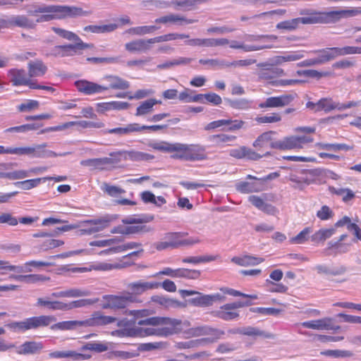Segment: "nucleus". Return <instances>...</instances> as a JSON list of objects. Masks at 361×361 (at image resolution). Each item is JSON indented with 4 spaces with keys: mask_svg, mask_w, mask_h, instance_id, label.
Here are the masks:
<instances>
[{
    "mask_svg": "<svg viewBox=\"0 0 361 361\" xmlns=\"http://www.w3.org/2000/svg\"><path fill=\"white\" fill-rule=\"evenodd\" d=\"M137 324L140 326L151 325L157 326L160 324L165 325L163 327H147L142 329L140 336H152L157 335L162 337L178 334L183 331L185 328L190 326L189 321L180 320L177 319H171L168 317H150L145 319H141L137 322Z\"/></svg>",
    "mask_w": 361,
    "mask_h": 361,
    "instance_id": "f257e3e1",
    "label": "nucleus"
},
{
    "mask_svg": "<svg viewBox=\"0 0 361 361\" xmlns=\"http://www.w3.org/2000/svg\"><path fill=\"white\" fill-rule=\"evenodd\" d=\"M37 13L44 14L36 20L35 23L48 22L54 19L88 16L91 14V11H84L80 7L62 5L35 6L34 11H28L30 15H35Z\"/></svg>",
    "mask_w": 361,
    "mask_h": 361,
    "instance_id": "f03ea898",
    "label": "nucleus"
},
{
    "mask_svg": "<svg viewBox=\"0 0 361 361\" xmlns=\"http://www.w3.org/2000/svg\"><path fill=\"white\" fill-rule=\"evenodd\" d=\"M56 320L54 316L41 315L26 318L19 322H11L8 324V326L14 332L24 333L29 330L47 326Z\"/></svg>",
    "mask_w": 361,
    "mask_h": 361,
    "instance_id": "7ed1b4c3",
    "label": "nucleus"
},
{
    "mask_svg": "<svg viewBox=\"0 0 361 361\" xmlns=\"http://www.w3.org/2000/svg\"><path fill=\"white\" fill-rule=\"evenodd\" d=\"M173 158L188 161H203L207 159L206 148L200 144L178 143L177 154Z\"/></svg>",
    "mask_w": 361,
    "mask_h": 361,
    "instance_id": "20e7f679",
    "label": "nucleus"
},
{
    "mask_svg": "<svg viewBox=\"0 0 361 361\" xmlns=\"http://www.w3.org/2000/svg\"><path fill=\"white\" fill-rule=\"evenodd\" d=\"M313 142L310 136H289L271 143V149L291 150L302 149L304 145Z\"/></svg>",
    "mask_w": 361,
    "mask_h": 361,
    "instance_id": "39448f33",
    "label": "nucleus"
},
{
    "mask_svg": "<svg viewBox=\"0 0 361 361\" xmlns=\"http://www.w3.org/2000/svg\"><path fill=\"white\" fill-rule=\"evenodd\" d=\"M104 302L102 305L103 309L121 310L126 308L130 303L136 301V297L129 292L120 295H105L103 296Z\"/></svg>",
    "mask_w": 361,
    "mask_h": 361,
    "instance_id": "423d86ee",
    "label": "nucleus"
},
{
    "mask_svg": "<svg viewBox=\"0 0 361 361\" xmlns=\"http://www.w3.org/2000/svg\"><path fill=\"white\" fill-rule=\"evenodd\" d=\"M116 322L118 327L126 326V319L118 320L116 317L104 315L102 312H95L87 319L83 320L84 326H103Z\"/></svg>",
    "mask_w": 361,
    "mask_h": 361,
    "instance_id": "0eeeda50",
    "label": "nucleus"
},
{
    "mask_svg": "<svg viewBox=\"0 0 361 361\" xmlns=\"http://www.w3.org/2000/svg\"><path fill=\"white\" fill-rule=\"evenodd\" d=\"M109 219L106 218H99L88 219L80 222L79 230L78 231L80 235H90L103 231L109 225Z\"/></svg>",
    "mask_w": 361,
    "mask_h": 361,
    "instance_id": "6e6552de",
    "label": "nucleus"
},
{
    "mask_svg": "<svg viewBox=\"0 0 361 361\" xmlns=\"http://www.w3.org/2000/svg\"><path fill=\"white\" fill-rule=\"evenodd\" d=\"M47 145L46 143H43L34 147H18V155H29L32 157L48 158L57 156H65L69 154L68 152L56 154L51 150L47 149Z\"/></svg>",
    "mask_w": 361,
    "mask_h": 361,
    "instance_id": "1a4fd4ad",
    "label": "nucleus"
},
{
    "mask_svg": "<svg viewBox=\"0 0 361 361\" xmlns=\"http://www.w3.org/2000/svg\"><path fill=\"white\" fill-rule=\"evenodd\" d=\"M189 323L190 324V322ZM190 325L180 331L184 332L186 335V337L188 338L197 337L201 336H212L214 338L218 339L225 334L224 331L214 329L207 325L198 326L191 328H190Z\"/></svg>",
    "mask_w": 361,
    "mask_h": 361,
    "instance_id": "9d476101",
    "label": "nucleus"
},
{
    "mask_svg": "<svg viewBox=\"0 0 361 361\" xmlns=\"http://www.w3.org/2000/svg\"><path fill=\"white\" fill-rule=\"evenodd\" d=\"M8 76L13 86H27L30 89L35 80L27 75L24 69L12 68L8 71Z\"/></svg>",
    "mask_w": 361,
    "mask_h": 361,
    "instance_id": "9b49d317",
    "label": "nucleus"
},
{
    "mask_svg": "<svg viewBox=\"0 0 361 361\" xmlns=\"http://www.w3.org/2000/svg\"><path fill=\"white\" fill-rule=\"evenodd\" d=\"M199 270H192L188 269H173L170 267H166L159 272L155 274L154 276L166 275L173 278H185L190 279H196L200 276Z\"/></svg>",
    "mask_w": 361,
    "mask_h": 361,
    "instance_id": "f8f14e48",
    "label": "nucleus"
},
{
    "mask_svg": "<svg viewBox=\"0 0 361 361\" xmlns=\"http://www.w3.org/2000/svg\"><path fill=\"white\" fill-rule=\"evenodd\" d=\"M295 97L291 94H284L277 97H270L259 104L262 109L283 107L290 104Z\"/></svg>",
    "mask_w": 361,
    "mask_h": 361,
    "instance_id": "ddd939ff",
    "label": "nucleus"
},
{
    "mask_svg": "<svg viewBox=\"0 0 361 361\" xmlns=\"http://www.w3.org/2000/svg\"><path fill=\"white\" fill-rule=\"evenodd\" d=\"M159 286L160 283L158 282L139 280L129 283L127 288L130 290L129 293L135 297L136 295H140L148 290L158 288Z\"/></svg>",
    "mask_w": 361,
    "mask_h": 361,
    "instance_id": "4468645a",
    "label": "nucleus"
},
{
    "mask_svg": "<svg viewBox=\"0 0 361 361\" xmlns=\"http://www.w3.org/2000/svg\"><path fill=\"white\" fill-rule=\"evenodd\" d=\"M312 13L307 16L298 17L301 24L312 25L330 23V11H319L314 9L312 10Z\"/></svg>",
    "mask_w": 361,
    "mask_h": 361,
    "instance_id": "2eb2a0df",
    "label": "nucleus"
},
{
    "mask_svg": "<svg viewBox=\"0 0 361 361\" xmlns=\"http://www.w3.org/2000/svg\"><path fill=\"white\" fill-rule=\"evenodd\" d=\"M75 86L80 92L85 95L99 94L107 90V87L86 80L75 81Z\"/></svg>",
    "mask_w": 361,
    "mask_h": 361,
    "instance_id": "dca6fc26",
    "label": "nucleus"
},
{
    "mask_svg": "<svg viewBox=\"0 0 361 361\" xmlns=\"http://www.w3.org/2000/svg\"><path fill=\"white\" fill-rule=\"evenodd\" d=\"M152 41L149 39H137L125 44V49L131 54L147 53L152 49Z\"/></svg>",
    "mask_w": 361,
    "mask_h": 361,
    "instance_id": "f3484780",
    "label": "nucleus"
},
{
    "mask_svg": "<svg viewBox=\"0 0 361 361\" xmlns=\"http://www.w3.org/2000/svg\"><path fill=\"white\" fill-rule=\"evenodd\" d=\"M300 325L305 328L320 331L336 330L339 329V326H335L334 325L332 319L329 317L304 322H302Z\"/></svg>",
    "mask_w": 361,
    "mask_h": 361,
    "instance_id": "a211bd4d",
    "label": "nucleus"
},
{
    "mask_svg": "<svg viewBox=\"0 0 361 361\" xmlns=\"http://www.w3.org/2000/svg\"><path fill=\"white\" fill-rule=\"evenodd\" d=\"M197 20L195 19H188L183 16L170 13L155 20L156 23L162 24H176L178 25L192 24L196 23Z\"/></svg>",
    "mask_w": 361,
    "mask_h": 361,
    "instance_id": "6ab92c4d",
    "label": "nucleus"
},
{
    "mask_svg": "<svg viewBox=\"0 0 361 361\" xmlns=\"http://www.w3.org/2000/svg\"><path fill=\"white\" fill-rule=\"evenodd\" d=\"M230 332L233 334H240L245 336H252V337H262L264 338H274L275 336L270 333L259 329L257 327L254 326H245L239 328L235 330H231Z\"/></svg>",
    "mask_w": 361,
    "mask_h": 361,
    "instance_id": "aec40b11",
    "label": "nucleus"
},
{
    "mask_svg": "<svg viewBox=\"0 0 361 361\" xmlns=\"http://www.w3.org/2000/svg\"><path fill=\"white\" fill-rule=\"evenodd\" d=\"M236 190L242 193L259 192L266 189L265 184L260 180L255 182L240 181L235 185Z\"/></svg>",
    "mask_w": 361,
    "mask_h": 361,
    "instance_id": "412c9836",
    "label": "nucleus"
},
{
    "mask_svg": "<svg viewBox=\"0 0 361 361\" xmlns=\"http://www.w3.org/2000/svg\"><path fill=\"white\" fill-rule=\"evenodd\" d=\"M197 296L192 298L190 302L195 306L207 307L212 305L216 300H223L224 297L220 294L203 295L198 292Z\"/></svg>",
    "mask_w": 361,
    "mask_h": 361,
    "instance_id": "4be33fe9",
    "label": "nucleus"
},
{
    "mask_svg": "<svg viewBox=\"0 0 361 361\" xmlns=\"http://www.w3.org/2000/svg\"><path fill=\"white\" fill-rule=\"evenodd\" d=\"M178 143L164 140H150L148 142L147 146L159 152L177 154Z\"/></svg>",
    "mask_w": 361,
    "mask_h": 361,
    "instance_id": "5701e85b",
    "label": "nucleus"
},
{
    "mask_svg": "<svg viewBox=\"0 0 361 361\" xmlns=\"http://www.w3.org/2000/svg\"><path fill=\"white\" fill-rule=\"evenodd\" d=\"M361 14V7L330 11V23H336L342 18L356 16Z\"/></svg>",
    "mask_w": 361,
    "mask_h": 361,
    "instance_id": "b1692460",
    "label": "nucleus"
},
{
    "mask_svg": "<svg viewBox=\"0 0 361 361\" xmlns=\"http://www.w3.org/2000/svg\"><path fill=\"white\" fill-rule=\"evenodd\" d=\"M91 292L85 288H71L64 290L52 293L53 298H82L90 295Z\"/></svg>",
    "mask_w": 361,
    "mask_h": 361,
    "instance_id": "393cba45",
    "label": "nucleus"
},
{
    "mask_svg": "<svg viewBox=\"0 0 361 361\" xmlns=\"http://www.w3.org/2000/svg\"><path fill=\"white\" fill-rule=\"evenodd\" d=\"M43 348L41 342L26 341L16 348L18 355H32L39 353Z\"/></svg>",
    "mask_w": 361,
    "mask_h": 361,
    "instance_id": "a878e982",
    "label": "nucleus"
},
{
    "mask_svg": "<svg viewBox=\"0 0 361 361\" xmlns=\"http://www.w3.org/2000/svg\"><path fill=\"white\" fill-rule=\"evenodd\" d=\"M104 134H114L118 136L128 135L132 133H139L138 123H128L123 127H118L111 129H105L103 130Z\"/></svg>",
    "mask_w": 361,
    "mask_h": 361,
    "instance_id": "bb28decb",
    "label": "nucleus"
},
{
    "mask_svg": "<svg viewBox=\"0 0 361 361\" xmlns=\"http://www.w3.org/2000/svg\"><path fill=\"white\" fill-rule=\"evenodd\" d=\"M228 47L235 49H243L245 52L262 50L264 49H269L271 44H247L244 42L236 40H228Z\"/></svg>",
    "mask_w": 361,
    "mask_h": 361,
    "instance_id": "cd10ccee",
    "label": "nucleus"
},
{
    "mask_svg": "<svg viewBox=\"0 0 361 361\" xmlns=\"http://www.w3.org/2000/svg\"><path fill=\"white\" fill-rule=\"evenodd\" d=\"M275 133L274 131L265 132L257 137L254 141L252 146L258 151H264L269 146L271 148V143L275 141L272 140V135Z\"/></svg>",
    "mask_w": 361,
    "mask_h": 361,
    "instance_id": "c85d7f7f",
    "label": "nucleus"
},
{
    "mask_svg": "<svg viewBox=\"0 0 361 361\" xmlns=\"http://www.w3.org/2000/svg\"><path fill=\"white\" fill-rule=\"evenodd\" d=\"M264 259L252 255H245L231 258V262L241 267L255 266L264 262Z\"/></svg>",
    "mask_w": 361,
    "mask_h": 361,
    "instance_id": "c756f323",
    "label": "nucleus"
},
{
    "mask_svg": "<svg viewBox=\"0 0 361 361\" xmlns=\"http://www.w3.org/2000/svg\"><path fill=\"white\" fill-rule=\"evenodd\" d=\"M30 78L42 77L47 71V66L41 60L31 61L27 64Z\"/></svg>",
    "mask_w": 361,
    "mask_h": 361,
    "instance_id": "7c9ffc66",
    "label": "nucleus"
},
{
    "mask_svg": "<svg viewBox=\"0 0 361 361\" xmlns=\"http://www.w3.org/2000/svg\"><path fill=\"white\" fill-rule=\"evenodd\" d=\"M103 79L109 82L108 86H104L107 87V90L109 89L123 90L130 87L129 82L117 75H109L104 76Z\"/></svg>",
    "mask_w": 361,
    "mask_h": 361,
    "instance_id": "2f4dec72",
    "label": "nucleus"
},
{
    "mask_svg": "<svg viewBox=\"0 0 361 361\" xmlns=\"http://www.w3.org/2000/svg\"><path fill=\"white\" fill-rule=\"evenodd\" d=\"M50 358L54 359H71L73 360H82L86 359L85 355L74 350H57L49 354Z\"/></svg>",
    "mask_w": 361,
    "mask_h": 361,
    "instance_id": "473e14b6",
    "label": "nucleus"
},
{
    "mask_svg": "<svg viewBox=\"0 0 361 361\" xmlns=\"http://www.w3.org/2000/svg\"><path fill=\"white\" fill-rule=\"evenodd\" d=\"M12 26L24 29H34L36 23L25 15H11Z\"/></svg>",
    "mask_w": 361,
    "mask_h": 361,
    "instance_id": "72a5a7b5",
    "label": "nucleus"
},
{
    "mask_svg": "<svg viewBox=\"0 0 361 361\" xmlns=\"http://www.w3.org/2000/svg\"><path fill=\"white\" fill-rule=\"evenodd\" d=\"M87 47H89V45L84 42H77V43H75L74 44L56 46L52 49L51 54L54 55L55 56H65V54L61 53V51H66L71 50V51L76 52L77 50H82Z\"/></svg>",
    "mask_w": 361,
    "mask_h": 361,
    "instance_id": "f704fd0d",
    "label": "nucleus"
},
{
    "mask_svg": "<svg viewBox=\"0 0 361 361\" xmlns=\"http://www.w3.org/2000/svg\"><path fill=\"white\" fill-rule=\"evenodd\" d=\"M126 155L124 161L130 160L132 161H150L154 159V156L150 154L139 152L136 150H126L123 153Z\"/></svg>",
    "mask_w": 361,
    "mask_h": 361,
    "instance_id": "c9c22d12",
    "label": "nucleus"
},
{
    "mask_svg": "<svg viewBox=\"0 0 361 361\" xmlns=\"http://www.w3.org/2000/svg\"><path fill=\"white\" fill-rule=\"evenodd\" d=\"M336 233L335 228H321L311 236V240L316 243H324Z\"/></svg>",
    "mask_w": 361,
    "mask_h": 361,
    "instance_id": "e433bc0d",
    "label": "nucleus"
},
{
    "mask_svg": "<svg viewBox=\"0 0 361 361\" xmlns=\"http://www.w3.org/2000/svg\"><path fill=\"white\" fill-rule=\"evenodd\" d=\"M84 326L83 321H64L60 322L56 324L51 326V330H61V331H66V330H73L77 329L78 327Z\"/></svg>",
    "mask_w": 361,
    "mask_h": 361,
    "instance_id": "4c0bfd02",
    "label": "nucleus"
},
{
    "mask_svg": "<svg viewBox=\"0 0 361 361\" xmlns=\"http://www.w3.org/2000/svg\"><path fill=\"white\" fill-rule=\"evenodd\" d=\"M90 264L91 271H109L122 267L119 263H111L109 262H94Z\"/></svg>",
    "mask_w": 361,
    "mask_h": 361,
    "instance_id": "58836bf2",
    "label": "nucleus"
},
{
    "mask_svg": "<svg viewBox=\"0 0 361 361\" xmlns=\"http://www.w3.org/2000/svg\"><path fill=\"white\" fill-rule=\"evenodd\" d=\"M233 309H227L224 305H222L219 310L212 312L214 317H219L225 321L233 320L239 317V314L236 312L232 311Z\"/></svg>",
    "mask_w": 361,
    "mask_h": 361,
    "instance_id": "ea45409f",
    "label": "nucleus"
},
{
    "mask_svg": "<svg viewBox=\"0 0 361 361\" xmlns=\"http://www.w3.org/2000/svg\"><path fill=\"white\" fill-rule=\"evenodd\" d=\"M219 258V255H202V256H191L182 259L183 263L198 264L201 263H207L213 262Z\"/></svg>",
    "mask_w": 361,
    "mask_h": 361,
    "instance_id": "a19ab883",
    "label": "nucleus"
},
{
    "mask_svg": "<svg viewBox=\"0 0 361 361\" xmlns=\"http://www.w3.org/2000/svg\"><path fill=\"white\" fill-rule=\"evenodd\" d=\"M122 241L123 238L121 237L116 236L104 240H93L90 242L89 245L90 246L109 248L118 246Z\"/></svg>",
    "mask_w": 361,
    "mask_h": 361,
    "instance_id": "79ce46f5",
    "label": "nucleus"
},
{
    "mask_svg": "<svg viewBox=\"0 0 361 361\" xmlns=\"http://www.w3.org/2000/svg\"><path fill=\"white\" fill-rule=\"evenodd\" d=\"M277 39L275 35H247L245 42H253L252 44H269Z\"/></svg>",
    "mask_w": 361,
    "mask_h": 361,
    "instance_id": "37998d69",
    "label": "nucleus"
},
{
    "mask_svg": "<svg viewBox=\"0 0 361 361\" xmlns=\"http://www.w3.org/2000/svg\"><path fill=\"white\" fill-rule=\"evenodd\" d=\"M157 104L156 99H149L142 102L136 109L135 116H141L152 112L153 107Z\"/></svg>",
    "mask_w": 361,
    "mask_h": 361,
    "instance_id": "c03bdc74",
    "label": "nucleus"
},
{
    "mask_svg": "<svg viewBox=\"0 0 361 361\" xmlns=\"http://www.w3.org/2000/svg\"><path fill=\"white\" fill-rule=\"evenodd\" d=\"M188 235L187 233L184 232H173L167 233L164 235V239H166L171 245L172 249L176 248L181 246L182 238Z\"/></svg>",
    "mask_w": 361,
    "mask_h": 361,
    "instance_id": "a18cd8bd",
    "label": "nucleus"
},
{
    "mask_svg": "<svg viewBox=\"0 0 361 361\" xmlns=\"http://www.w3.org/2000/svg\"><path fill=\"white\" fill-rule=\"evenodd\" d=\"M112 160L107 157L99 158V159H91L83 160L81 161V164L84 166H92L98 169H104L105 166L111 165Z\"/></svg>",
    "mask_w": 361,
    "mask_h": 361,
    "instance_id": "49530a36",
    "label": "nucleus"
},
{
    "mask_svg": "<svg viewBox=\"0 0 361 361\" xmlns=\"http://www.w3.org/2000/svg\"><path fill=\"white\" fill-rule=\"evenodd\" d=\"M37 305L48 307L51 310H61L66 311V302L59 300H49L44 298H39L37 300Z\"/></svg>",
    "mask_w": 361,
    "mask_h": 361,
    "instance_id": "de8ad7c7",
    "label": "nucleus"
},
{
    "mask_svg": "<svg viewBox=\"0 0 361 361\" xmlns=\"http://www.w3.org/2000/svg\"><path fill=\"white\" fill-rule=\"evenodd\" d=\"M11 279H13L20 281H25L27 283H36L38 281H47L49 278L40 275V274H30V275H11Z\"/></svg>",
    "mask_w": 361,
    "mask_h": 361,
    "instance_id": "09e8293b",
    "label": "nucleus"
},
{
    "mask_svg": "<svg viewBox=\"0 0 361 361\" xmlns=\"http://www.w3.org/2000/svg\"><path fill=\"white\" fill-rule=\"evenodd\" d=\"M236 139V137L231 135L228 134H218L213 135L209 137V140L216 146H221L225 143L234 142Z\"/></svg>",
    "mask_w": 361,
    "mask_h": 361,
    "instance_id": "8fccbe9b",
    "label": "nucleus"
},
{
    "mask_svg": "<svg viewBox=\"0 0 361 361\" xmlns=\"http://www.w3.org/2000/svg\"><path fill=\"white\" fill-rule=\"evenodd\" d=\"M99 301V299H81L78 300L66 302V311L71 310L74 308H80L89 305H92Z\"/></svg>",
    "mask_w": 361,
    "mask_h": 361,
    "instance_id": "3c124183",
    "label": "nucleus"
},
{
    "mask_svg": "<svg viewBox=\"0 0 361 361\" xmlns=\"http://www.w3.org/2000/svg\"><path fill=\"white\" fill-rule=\"evenodd\" d=\"M189 35L185 34H179V33H169L166 35L155 37L151 38L152 43H160L164 42H169L172 40H176L178 39H188Z\"/></svg>",
    "mask_w": 361,
    "mask_h": 361,
    "instance_id": "603ef678",
    "label": "nucleus"
},
{
    "mask_svg": "<svg viewBox=\"0 0 361 361\" xmlns=\"http://www.w3.org/2000/svg\"><path fill=\"white\" fill-rule=\"evenodd\" d=\"M301 24L298 18L284 20L276 24V27L279 30L293 31Z\"/></svg>",
    "mask_w": 361,
    "mask_h": 361,
    "instance_id": "864d4df0",
    "label": "nucleus"
},
{
    "mask_svg": "<svg viewBox=\"0 0 361 361\" xmlns=\"http://www.w3.org/2000/svg\"><path fill=\"white\" fill-rule=\"evenodd\" d=\"M330 191L338 196H341L343 201L347 202L355 197V193L349 188H336L334 187L329 188Z\"/></svg>",
    "mask_w": 361,
    "mask_h": 361,
    "instance_id": "5fc2aeb1",
    "label": "nucleus"
},
{
    "mask_svg": "<svg viewBox=\"0 0 361 361\" xmlns=\"http://www.w3.org/2000/svg\"><path fill=\"white\" fill-rule=\"evenodd\" d=\"M51 30L59 35L60 37L66 39L70 41H74L75 43L77 42H83L80 37L75 33L66 30L59 27H52Z\"/></svg>",
    "mask_w": 361,
    "mask_h": 361,
    "instance_id": "6e6d98bb",
    "label": "nucleus"
},
{
    "mask_svg": "<svg viewBox=\"0 0 361 361\" xmlns=\"http://www.w3.org/2000/svg\"><path fill=\"white\" fill-rule=\"evenodd\" d=\"M322 172L319 170H312L310 171L307 176L302 177V185H308L310 184H318L321 183L319 177L320 176Z\"/></svg>",
    "mask_w": 361,
    "mask_h": 361,
    "instance_id": "4d7b16f0",
    "label": "nucleus"
},
{
    "mask_svg": "<svg viewBox=\"0 0 361 361\" xmlns=\"http://www.w3.org/2000/svg\"><path fill=\"white\" fill-rule=\"evenodd\" d=\"M47 178H35L15 183V185L23 190H30L37 187L39 184L46 180Z\"/></svg>",
    "mask_w": 361,
    "mask_h": 361,
    "instance_id": "13d9d810",
    "label": "nucleus"
},
{
    "mask_svg": "<svg viewBox=\"0 0 361 361\" xmlns=\"http://www.w3.org/2000/svg\"><path fill=\"white\" fill-rule=\"evenodd\" d=\"M153 231V228L147 225H142L140 224L127 226V235L137 234V233H149Z\"/></svg>",
    "mask_w": 361,
    "mask_h": 361,
    "instance_id": "bf43d9fd",
    "label": "nucleus"
},
{
    "mask_svg": "<svg viewBox=\"0 0 361 361\" xmlns=\"http://www.w3.org/2000/svg\"><path fill=\"white\" fill-rule=\"evenodd\" d=\"M159 29V27L155 25H143L133 27L130 29L129 32L136 35H145L153 33L154 31Z\"/></svg>",
    "mask_w": 361,
    "mask_h": 361,
    "instance_id": "052dcab7",
    "label": "nucleus"
},
{
    "mask_svg": "<svg viewBox=\"0 0 361 361\" xmlns=\"http://www.w3.org/2000/svg\"><path fill=\"white\" fill-rule=\"evenodd\" d=\"M319 111H324L329 112L336 109V102H334L331 98H322L318 101Z\"/></svg>",
    "mask_w": 361,
    "mask_h": 361,
    "instance_id": "680f3d73",
    "label": "nucleus"
},
{
    "mask_svg": "<svg viewBox=\"0 0 361 361\" xmlns=\"http://www.w3.org/2000/svg\"><path fill=\"white\" fill-rule=\"evenodd\" d=\"M108 345L105 343L101 342H90L86 343L82 347V350H88L95 351L97 353H102L107 350Z\"/></svg>",
    "mask_w": 361,
    "mask_h": 361,
    "instance_id": "e2e57ef3",
    "label": "nucleus"
},
{
    "mask_svg": "<svg viewBox=\"0 0 361 361\" xmlns=\"http://www.w3.org/2000/svg\"><path fill=\"white\" fill-rule=\"evenodd\" d=\"M39 103L37 100L27 99L25 102L18 106V109L20 112H30L32 110L39 108Z\"/></svg>",
    "mask_w": 361,
    "mask_h": 361,
    "instance_id": "0e129e2a",
    "label": "nucleus"
},
{
    "mask_svg": "<svg viewBox=\"0 0 361 361\" xmlns=\"http://www.w3.org/2000/svg\"><path fill=\"white\" fill-rule=\"evenodd\" d=\"M228 102L231 107L238 110H246L251 106V102L246 99L230 100Z\"/></svg>",
    "mask_w": 361,
    "mask_h": 361,
    "instance_id": "69168bd1",
    "label": "nucleus"
},
{
    "mask_svg": "<svg viewBox=\"0 0 361 361\" xmlns=\"http://www.w3.org/2000/svg\"><path fill=\"white\" fill-rule=\"evenodd\" d=\"M102 190L106 192L111 197H117L122 193L125 192V190L118 186L111 185L108 183H103L102 187Z\"/></svg>",
    "mask_w": 361,
    "mask_h": 361,
    "instance_id": "338daca9",
    "label": "nucleus"
},
{
    "mask_svg": "<svg viewBox=\"0 0 361 361\" xmlns=\"http://www.w3.org/2000/svg\"><path fill=\"white\" fill-rule=\"evenodd\" d=\"M311 233V228L307 227L300 231L296 236L290 239V243L293 244H303L305 243Z\"/></svg>",
    "mask_w": 361,
    "mask_h": 361,
    "instance_id": "774afa93",
    "label": "nucleus"
}]
</instances>
